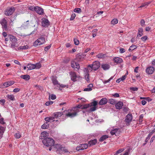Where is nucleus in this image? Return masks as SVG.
<instances>
[{"instance_id": "19", "label": "nucleus", "mask_w": 155, "mask_h": 155, "mask_svg": "<svg viewBox=\"0 0 155 155\" xmlns=\"http://www.w3.org/2000/svg\"><path fill=\"white\" fill-rule=\"evenodd\" d=\"M108 101L107 99L104 98L101 99L99 102V104L100 105H103L106 104Z\"/></svg>"}, {"instance_id": "17", "label": "nucleus", "mask_w": 155, "mask_h": 155, "mask_svg": "<svg viewBox=\"0 0 155 155\" xmlns=\"http://www.w3.org/2000/svg\"><path fill=\"white\" fill-rule=\"evenodd\" d=\"M42 25L43 27H46L49 25L48 20L46 18H43L41 22Z\"/></svg>"}, {"instance_id": "11", "label": "nucleus", "mask_w": 155, "mask_h": 155, "mask_svg": "<svg viewBox=\"0 0 155 155\" xmlns=\"http://www.w3.org/2000/svg\"><path fill=\"white\" fill-rule=\"evenodd\" d=\"M48 136V133L47 132L43 131L41 134L40 138L41 139H47Z\"/></svg>"}, {"instance_id": "49", "label": "nucleus", "mask_w": 155, "mask_h": 155, "mask_svg": "<svg viewBox=\"0 0 155 155\" xmlns=\"http://www.w3.org/2000/svg\"><path fill=\"white\" fill-rule=\"evenodd\" d=\"M15 136L17 138H19L21 137V135L18 132L15 134Z\"/></svg>"}, {"instance_id": "15", "label": "nucleus", "mask_w": 155, "mask_h": 155, "mask_svg": "<svg viewBox=\"0 0 155 155\" xmlns=\"http://www.w3.org/2000/svg\"><path fill=\"white\" fill-rule=\"evenodd\" d=\"M71 67L74 68H76L78 69L80 68V66L79 64L74 61L71 62Z\"/></svg>"}, {"instance_id": "22", "label": "nucleus", "mask_w": 155, "mask_h": 155, "mask_svg": "<svg viewBox=\"0 0 155 155\" xmlns=\"http://www.w3.org/2000/svg\"><path fill=\"white\" fill-rule=\"evenodd\" d=\"M9 40L11 42H16L17 41V39L14 36L12 35H9L8 36Z\"/></svg>"}, {"instance_id": "39", "label": "nucleus", "mask_w": 155, "mask_h": 155, "mask_svg": "<svg viewBox=\"0 0 155 155\" xmlns=\"http://www.w3.org/2000/svg\"><path fill=\"white\" fill-rule=\"evenodd\" d=\"M118 21L116 18L113 19L111 21V23L113 25L116 24L117 23Z\"/></svg>"}, {"instance_id": "64", "label": "nucleus", "mask_w": 155, "mask_h": 155, "mask_svg": "<svg viewBox=\"0 0 155 155\" xmlns=\"http://www.w3.org/2000/svg\"><path fill=\"white\" fill-rule=\"evenodd\" d=\"M51 47V45L46 47L45 48V51H47Z\"/></svg>"}, {"instance_id": "29", "label": "nucleus", "mask_w": 155, "mask_h": 155, "mask_svg": "<svg viewBox=\"0 0 155 155\" xmlns=\"http://www.w3.org/2000/svg\"><path fill=\"white\" fill-rule=\"evenodd\" d=\"M143 29L142 28H140L138 30V32L137 34V37H140L143 35Z\"/></svg>"}, {"instance_id": "20", "label": "nucleus", "mask_w": 155, "mask_h": 155, "mask_svg": "<svg viewBox=\"0 0 155 155\" xmlns=\"http://www.w3.org/2000/svg\"><path fill=\"white\" fill-rule=\"evenodd\" d=\"M70 75H71V80L74 81H75L77 78L76 74L74 72H71L70 73Z\"/></svg>"}, {"instance_id": "38", "label": "nucleus", "mask_w": 155, "mask_h": 155, "mask_svg": "<svg viewBox=\"0 0 155 155\" xmlns=\"http://www.w3.org/2000/svg\"><path fill=\"white\" fill-rule=\"evenodd\" d=\"M36 6H28V9L32 11H35V9H36Z\"/></svg>"}, {"instance_id": "5", "label": "nucleus", "mask_w": 155, "mask_h": 155, "mask_svg": "<svg viewBox=\"0 0 155 155\" xmlns=\"http://www.w3.org/2000/svg\"><path fill=\"white\" fill-rule=\"evenodd\" d=\"M15 10V8L12 7L7 8L5 11V15L7 16L11 15L13 13Z\"/></svg>"}, {"instance_id": "57", "label": "nucleus", "mask_w": 155, "mask_h": 155, "mask_svg": "<svg viewBox=\"0 0 155 155\" xmlns=\"http://www.w3.org/2000/svg\"><path fill=\"white\" fill-rule=\"evenodd\" d=\"M147 36H144L141 38V40L143 41H146L147 39Z\"/></svg>"}, {"instance_id": "53", "label": "nucleus", "mask_w": 155, "mask_h": 155, "mask_svg": "<svg viewBox=\"0 0 155 155\" xmlns=\"http://www.w3.org/2000/svg\"><path fill=\"white\" fill-rule=\"evenodd\" d=\"M63 152L64 153H66V152H68V151L67 149H66L64 147H63V149H62V150H61V153H63Z\"/></svg>"}, {"instance_id": "40", "label": "nucleus", "mask_w": 155, "mask_h": 155, "mask_svg": "<svg viewBox=\"0 0 155 155\" xmlns=\"http://www.w3.org/2000/svg\"><path fill=\"white\" fill-rule=\"evenodd\" d=\"M105 54L101 53L99 54L96 56V57L98 58H103Z\"/></svg>"}, {"instance_id": "62", "label": "nucleus", "mask_w": 155, "mask_h": 155, "mask_svg": "<svg viewBox=\"0 0 155 155\" xmlns=\"http://www.w3.org/2000/svg\"><path fill=\"white\" fill-rule=\"evenodd\" d=\"M0 124H5V122L4 121V119L3 118L0 119Z\"/></svg>"}, {"instance_id": "50", "label": "nucleus", "mask_w": 155, "mask_h": 155, "mask_svg": "<svg viewBox=\"0 0 155 155\" xmlns=\"http://www.w3.org/2000/svg\"><path fill=\"white\" fill-rule=\"evenodd\" d=\"M74 43L76 45H78L79 44V41L78 40L76 39H74Z\"/></svg>"}, {"instance_id": "23", "label": "nucleus", "mask_w": 155, "mask_h": 155, "mask_svg": "<svg viewBox=\"0 0 155 155\" xmlns=\"http://www.w3.org/2000/svg\"><path fill=\"white\" fill-rule=\"evenodd\" d=\"M93 86L92 84H89L87 87L86 88H85L84 89V91H90L92 90V88L93 87Z\"/></svg>"}, {"instance_id": "18", "label": "nucleus", "mask_w": 155, "mask_h": 155, "mask_svg": "<svg viewBox=\"0 0 155 155\" xmlns=\"http://www.w3.org/2000/svg\"><path fill=\"white\" fill-rule=\"evenodd\" d=\"M113 60L114 62L117 64L121 63L123 61L122 59L119 57H114Z\"/></svg>"}, {"instance_id": "56", "label": "nucleus", "mask_w": 155, "mask_h": 155, "mask_svg": "<svg viewBox=\"0 0 155 155\" xmlns=\"http://www.w3.org/2000/svg\"><path fill=\"white\" fill-rule=\"evenodd\" d=\"M145 21L144 20L142 19L140 22V25L142 26H143L144 25Z\"/></svg>"}, {"instance_id": "44", "label": "nucleus", "mask_w": 155, "mask_h": 155, "mask_svg": "<svg viewBox=\"0 0 155 155\" xmlns=\"http://www.w3.org/2000/svg\"><path fill=\"white\" fill-rule=\"evenodd\" d=\"M5 130V128L2 126H0V135H2Z\"/></svg>"}, {"instance_id": "51", "label": "nucleus", "mask_w": 155, "mask_h": 155, "mask_svg": "<svg viewBox=\"0 0 155 155\" xmlns=\"http://www.w3.org/2000/svg\"><path fill=\"white\" fill-rule=\"evenodd\" d=\"M5 101H6L5 99H3L0 100V104L2 105H4Z\"/></svg>"}, {"instance_id": "26", "label": "nucleus", "mask_w": 155, "mask_h": 155, "mask_svg": "<svg viewBox=\"0 0 155 155\" xmlns=\"http://www.w3.org/2000/svg\"><path fill=\"white\" fill-rule=\"evenodd\" d=\"M54 117H46L45 118V120L46 121L48 122H52L55 120H54Z\"/></svg>"}, {"instance_id": "4", "label": "nucleus", "mask_w": 155, "mask_h": 155, "mask_svg": "<svg viewBox=\"0 0 155 155\" xmlns=\"http://www.w3.org/2000/svg\"><path fill=\"white\" fill-rule=\"evenodd\" d=\"M45 41V38L43 37H41L35 41L34 43V45L36 47L38 45H41L44 44Z\"/></svg>"}, {"instance_id": "37", "label": "nucleus", "mask_w": 155, "mask_h": 155, "mask_svg": "<svg viewBox=\"0 0 155 155\" xmlns=\"http://www.w3.org/2000/svg\"><path fill=\"white\" fill-rule=\"evenodd\" d=\"M137 48V46L134 45H131L129 49V51H132Z\"/></svg>"}, {"instance_id": "16", "label": "nucleus", "mask_w": 155, "mask_h": 155, "mask_svg": "<svg viewBox=\"0 0 155 155\" xmlns=\"http://www.w3.org/2000/svg\"><path fill=\"white\" fill-rule=\"evenodd\" d=\"M119 132L118 128L113 129L111 130L110 133L112 135H115L116 136H117L119 134Z\"/></svg>"}, {"instance_id": "3", "label": "nucleus", "mask_w": 155, "mask_h": 155, "mask_svg": "<svg viewBox=\"0 0 155 155\" xmlns=\"http://www.w3.org/2000/svg\"><path fill=\"white\" fill-rule=\"evenodd\" d=\"M42 143L46 146H52L54 143V141L52 138H48L47 139L43 140Z\"/></svg>"}, {"instance_id": "46", "label": "nucleus", "mask_w": 155, "mask_h": 155, "mask_svg": "<svg viewBox=\"0 0 155 155\" xmlns=\"http://www.w3.org/2000/svg\"><path fill=\"white\" fill-rule=\"evenodd\" d=\"M114 76L111 77L109 79L107 80H105L104 81H103V83L104 84H106L107 83L109 82V81L114 78Z\"/></svg>"}, {"instance_id": "14", "label": "nucleus", "mask_w": 155, "mask_h": 155, "mask_svg": "<svg viewBox=\"0 0 155 155\" xmlns=\"http://www.w3.org/2000/svg\"><path fill=\"white\" fill-rule=\"evenodd\" d=\"M132 119V116L131 114H129L126 116L125 121L127 123L129 124Z\"/></svg>"}, {"instance_id": "31", "label": "nucleus", "mask_w": 155, "mask_h": 155, "mask_svg": "<svg viewBox=\"0 0 155 155\" xmlns=\"http://www.w3.org/2000/svg\"><path fill=\"white\" fill-rule=\"evenodd\" d=\"M62 115V113L60 112H57L54 113V117L55 118L59 117H61Z\"/></svg>"}, {"instance_id": "48", "label": "nucleus", "mask_w": 155, "mask_h": 155, "mask_svg": "<svg viewBox=\"0 0 155 155\" xmlns=\"http://www.w3.org/2000/svg\"><path fill=\"white\" fill-rule=\"evenodd\" d=\"M76 16V15L75 13L72 14L70 18V20H73L75 18Z\"/></svg>"}, {"instance_id": "21", "label": "nucleus", "mask_w": 155, "mask_h": 155, "mask_svg": "<svg viewBox=\"0 0 155 155\" xmlns=\"http://www.w3.org/2000/svg\"><path fill=\"white\" fill-rule=\"evenodd\" d=\"M123 105V103L121 101H119L116 104L115 107L117 109H121Z\"/></svg>"}, {"instance_id": "2", "label": "nucleus", "mask_w": 155, "mask_h": 155, "mask_svg": "<svg viewBox=\"0 0 155 155\" xmlns=\"http://www.w3.org/2000/svg\"><path fill=\"white\" fill-rule=\"evenodd\" d=\"M90 104H85L81 105V107L78 106L77 107H73L71 110H68V113L66 114V116L70 117H73L77 115V113L79 111V108H87L89 107Z\"/></svg>"}, {"instance_id": "47", "label": "nucleus", "mask_w": 155, "mask_h": 155, "mask_svg": "<svg viewBox=\"0 0 155 155\" xmlns=\"http://www.w3.org/2000/svg\"><path fill=\"white\" fill-rule=\"evenodd\" d=\"M35 68L36 69L40 68L41 66V64L40 63H37L35 64Z\"/></svg>"}, {"instance_id": "9", "label": "nucleus", "mask_w": 155, "mask_h": 155, "mask_svg": "<svg viewBox=\"0 0 155 155\" xmlns=\"http://www.w3.org/2000/svg\"><path fill=\"white\" fill-rule=\"evenodd\" d=\"M155 68L154 67L149 66L146 69V72L148 74H152L154 72Z\"/></svg>"}, {"instance_id": "33", "label": "nucleus", "mask_w": 155, "mask_h": 155, "mask_svg": "<svg viewBox=\"0 0 155 155\" xmlns=\"http://www.w3.org/2000/svg\"><path fill=\"white\" fill-rule=\"evenodd\" d=\"M108 135H103L100 138L99 141H103L106 139L108 138Z\"/></svg>"}, {"instance_id": "6", "label": "nucleus", "mask_w": 155, "mask_h": 155, "mask_svg": "<svg viewBox=\"0 0 155 155\" xmlns=\"http://www.w3.org/2000/svg\"><path fill=\"white\" fill-rule=\"evenodd\" d=\"M97 104V102L96 101H94L90 104L89 106V110L91 111H95L96 109V106Z\"/></svg>"}, {"instance_id": "52", "label": "nucleus", "mask_w": 155, "mask_h": 155, "mask_svg": "<svg viewBox=\"0 0 155 155\" xmlns=\"http://www.w3.org/2000/svg\"><path fill=\"white\" fill-rule=\"evenodd\" d=\"M53 102L52 101H47L45 103V105L46 106H48L50 104H53Z\"/></svg>"}, {"instance_id": "58", "label": "nucleus", "mask_w": 155, "mask_h": 155, "mask_svg": "<svg viewBox=\"0 0 155 155\" xmlns=\"http://www.w3.org/2000/svg\"><path fill=\"white\" fill-rule=\"evenodd\" d=\"M69 61V59L66 58L64 59L63 60V62L64 63H68Z\"/></svg>"}, {"instance_id": "54", "label": "nucleus", "mask_w": 155, "mask_h": 155, "mask_svg": "<svg viewBox=\"0 0 155 155\" xmlns=\"http://www.w3.org/2000/svg\"><path fill=\"white\" fill-rule=\"evenodd\" d=\"M148 4L149 3H148L147 2L145 3H143L142 5L140 6L139 8H142L146 6H147Z\"/></svg>"}, {"instance_id": "34", "label": "nucleus", "mask_w": 155, "mask_h": 155, "mask_svg": "<svg viewBox=\"0 0 155 155\" xmlns=\"http://www.w3.org/2000/svg\"><path fill=\"white\" fill-rule=\"evenodd\" d=\"M49 127V124L48 122H46L44 124L42 125L41 126V128L42 129H47Z\"/></svg>"}, {"instance_id": "43", "label": "nucleus", "mask_w": 155, "mask_h": 155, "mask_svg": "<svg viewBox=\"0 0 155 155\" xmlns=\"http://www.w3.org/2000/svg\"><path fill=\"white\" fill-rule=\"evenodd\" d=\"M154 132V131H153V132ZM153 132H151L148 135L147 137L146 138L145 140V141L146 142H147V141H148V140L150 139V137H151V135H152V134H153Z\"/></svg>"}, {"instance_id": "30", "label": "nucleus", "mask_w": 155, "mask_h": 155, "mask_svg": "<svg viewBox=\"0 0 155 155\" xmlns=\"http://www.w3.org/2000/svg\"><path fill=\"white\" fill-rule=\"evenodd\" d=\"M97 142V140L96 139L92 140L89 142V144L90 146L95 145Z\"/></svg>"}, {"instance_id": "63", "label": "nucleus", "mask_w": 155, "mask_h": 155, "mask_svg": "<svg viewBox=\"0 0 155 155\" xmlns=\"http://www.w3.org/2000/svg\"><path fill=\"white\" fill-rule=\"evenodd\" d=\"M143 114L141 115L140 116L139 121L140 122H142V119L143 118Z\"/></svg>"}, {"instance_id": "60", "label": "nucleus", "mask_w": 155, "mask_h": 155, "mask_svg": "<svg viewBox=\"0 0 155 155\" xmlns=\"http://www.w3.org/2000/svg\"><path fill=\"white\" fill-rule=\"evenodd\" d=\"M125 51V50L123 48H121L120 50V52L121 53H124Z\"/></svg>"}, {"instance_id": "12", "label": "nucleus", "mask_w": 155, "mask_h": 155, "mask_svg": "<svg viewBox=\"0 0 155 155\" xmlns=\"http://www.w3.org/2000/svg\"><path fill=\"white\" fill-rule=\"evenodd\" d=\"M0 23L2 25L3 28L5 29H6L7 28V21L4 18L2 19L0 21Z\"/></svg>"}, {"instance_id": "55", "label": "nucleus", "mask_w": 155, "mask_h": 155, "mask_svg": "<svg viewBox=\"0 0 155 155\" xmlns=\"http://www.w3.org/2000/svg\"><path fill=\"white\" fill-rule=\"evenodd\" d=\"M130 89L131 91H137L138 88L136 87H131L130 88Z\"/></svg>"}, {"instance_id": "25", "label": "nucleus", "mask_w": 155, "mask_h": 155, "mask_svg": "<svg viewBox=\"0 0 155 155\" xmlns=\"http://www.w3.org/2000/svg\"><path fill=\"white\" fill-rule=\"evenodd\" d=\"M27 67L29 70H31L35 68V64H28Z\"/></svg>"}, {"instance_id": "42", "label": "nucleus", "mask_w": 155, "mask_h": 155, "mask_svg": "<svg viewBox=\"0 0 155 155\" xmlns=\"http://www.w3.org/2000/svg\"><path fill=\"white\" fill-rule=\"evenodd\" d=\"M109 102L111 104L114 105L116 104L115 100L113 99H111L109 100Z\"/></svg>"}, {"instance_id": "36", "label": "nucleus", "mask_w": 155, "mask_h": 155, "mask_svg": "<svg viewBox=\"0 0 155 155\" xmlns=\"http://www.w3.org/2000/svg\"><path fill=\"white\" fill-rule=\"evenodd\" d=\"M51 80L52 81V82H53V84L54 85H56L57 84H59L58 81L54 77H52L51 78Z\"/></svg>"}, {"instance_id": "41", "label": "nucleus", "mask_w": 155, "mask_h": 155, "mask_svg": "<svg viewBox=\"0 0 155 155\" xmlns=\"http://www.w3.org/2000/svg\"><path fill=\"white\" fill-rule=\"evenodd\" d=\"M124 150V148L120 149L116 152L114 155H117L118 154L120 153L123 152Z\"/></svg>"}, {"instance_id": "28", "label": "nucleus", "mask_w": 155, "mask_h": 155, "mask_svg": "<svg viewBox=\"0 0 155 155\" xmlns=\"http://www.w3.org/2000/svg\"><path fill=\"white\" fill-rule=\"evenodd\" d=\"M8 99L12 101H15V100L14 96L13 94H8L7 95Z\"/></svg>"}, {"instance_id": "24", "label": "nucleus", "mask_w": 155, "mask_h": 155, "mask_svg": "<svg viewBox=\"0 0 155 155\" xmlns=\"http://www.w3.org/2000/svg\"><path fill=\"white\" fill-rule=\"evenodd\" d=\"M101 68L104 70H108L110 68V66L109 64H101Z\"/></svg>"}, {"instance_id": "1", "label": "nucleus", "mask_w": 155, "mask_h": 155, "mask_svg": "<svg viewBox=\"0 0 155 155\" xmlns=\"http://www.w3.org/2000/svg\"><path fill=\"white\" fill-rule=\"evenodd\" d=\"M100 66V62L99 61H95L93 62L92 64L87 65V68H84L83 70L84 76L85 80L87 82H90L89 72L92 71L93 70L95 71L97 70Z\"/></svg>"}, {"instance_id": "35", "label": "nucleus", "mask_w": 155, "mask_h": 155, "mask_svg": "<svg viewBox=\"0 0 155 155\" xmlns=\"http://www.w3.org/2000/svg\"><path fill=\"white\" fill-rule=\"evenodd\" d=\"M28 48V46L27 45H24L23 46H20L18 47V50H23V49H27Z\"/></svg>"}, {"instance_id": "13", "label": "nucleus", "mask_w": 155, "mask_h": 155, "mask_svg": "<svg viewBox=\"0 0 155 155\" xmlns=\"http://www.w3.org/2000/svg\"><path fill=\"white\" fill-rule=\"evenodd\" d=\"M35 11L38 14L40 15H42L44 13V10L43 9L38 6H36Z\"/></svg>"}, {"instance_id": "8", "label": "nucleus", "mask_w": 155, "mask_h": 155, "mask_svg": "<svg viewBox=\"0 0 155 155\" xmlns=\"http://www.w3.org/2000/svg\"><path fill=\"white\" fill-rule=\"evenodd\" d=\"M88 144L87 143L80 144L76 147V150L79 151L86 149L88 147Z\"/></svg>"}, {"instance_id": "59", "label": "nucleus", "mask_w": 155, "mask_h": 155, "mask_svg": "<svg viewBox=\"0 0 155 155\" xmlns=\"http://www.w3.org/2000/svg\"><path fill=\"white\" fill-rule=\"evenodd\" d=\"M20 89L19 88H15L13 90V92L17 93L19 92L20 91Z\"/></svg>"}, {"instance_id": "61", "label": "nucleus", "mask_w": 155, "mask_h": 155, "mask_svg": "<svg viewBox=\"0 0 155 155\" xmlns=\"http://www.w3.org/2000/svg\"><path fill=\"white\" fill-rule=\"evenodd\" d=\"M51 98L52 100H54L56 98L55 95L54 94H51Z\"/></svg>"}, {"instance_id": "27", "label": "nucleus", "mask_w": 155, "mask_h": 155, "mask_svg": "<svg viewBox=\"0 0 155 155\" xmlns=\"http://www.w3.org/2000/svg\"><path fill=\"white\" fill-rule=\"evenodd\" d=\"M20 77L25 81H28L30 79V76L28 74L21 75Z\"/></svg>"}, {"instance_id": "45", "label": "nucleus", "mask_w": 155, "mask_h": 155, "mask_svg": "<svg viewBox=\"0 0 155 155\" xmlns=\"http://www.w3.org/2000/svg\"><path fill=\"white\" fill-rule=\"evenodd\" d=\"M74 12L77 13H80L81 12V10L80 8H77L74 9Z\"/></svg>"}, {"instance_id": "32", "label": "nucleus", "mask_w": 155, "mask_h": 155, "mask_svg": "<svg viewBox=\"0 0 155 155\" xmlns=\"http://www.w3.org/2000/svg\"><path fill=\"white\" fill-rule=\"evenodd\" d=\"M10 47L13 49L15 50L16 51H18V43L16 44H15L14 45H12L11 46H10Z\"/></svg>"}, {"instance_id": "7", "label": "nucleus", "mask_w": 155, "mask_h": 155, "mask_svg": "<svg viewBox=\"0 0 155 155\" xmlns=\"http://www.w3.org/2000/svg\"><path fill=\"white\" fill-rule=\"evenodd\" d=\"M14 83V82L13 81H10L5 82L3 84L0 85V87H7L10 86Z\"/></svg>"}, {"instance_id": "10", "label": "nucleus", "mask_w": 155, "mask_h": 155, "mask_svg": "<svg viewBox=\"0 0 155 155\" xmlns=\"http://www.w3.org/2000/svg\"><path fill=\"white\" fill-rule=\"evenodd\" d=\"M53 147L56 149L57 151L59 152L60 153H61L63 147L62 145L60 144H57L54 145V144Z\"/></svg>"}]
</instances>
